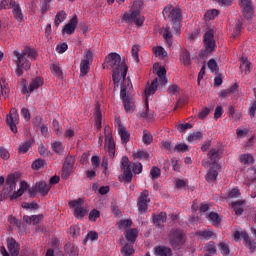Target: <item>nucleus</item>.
Masks as SVG:
<instances>
[{
    "label": "nucleus",
    "instance_id": "f257e3e1",
    "mask_svg": "<svg viewBox=\"0 0 256 256\" xmlns=\"http://www.w3.org/2000/svg\"><path fill=\"white\" fill-rule=\"evenodd\" d=\"M106 63L109 67L113 68V81L114 86L119 87V83H122L120 89V99L123 101L124 109L126 113H133L135 111V103L127 95V89L131 87V80L127 79L128 67L125 62L121 61V55L117 53H111L106 57Z\"/></svg>",
    "mask_w": 256,
    "mask_h": 256
},
{
    "label": "nucleus",
    "instance_id": "f03ea898",
    "mask_svg": "<svg viewBox=\"0 0 256 256\" xmlns=\"http://www.w3.org/2000/svg\"><path fill=\"white\" fill-rule=\"evenodd\" d=\"M6 185L1 194H0V201L3 199H10V201H15V199H19L29 189V184L25 181L20 182L19 189H17V178H15L14 174L8 175L6 179Z\"/></svg>",
    "mask_w": 256,
    "mask_h": 256
},
{
    "label": "nucleus",
    "instance_id": "7ed1b4c3",
    "mask_svg": "<svg viewBox=\"0 0 256 256\" xmlns=\"http://www.w3.org/2000/svg\"><path fill=\"white\" fill-rule=\"evenodd\" d=\"M16 70L15 73L18 77L23 75V70L29 71L31 69L30 59H36L37 52L35 49L26 47L22 52L14 51Z\"/></svg>",
    "mask_w": 256,
    "mask_h": 256
},
{
    "label": "nucleus",
    "instance_id": "20e7f679",
    "mask_svg": "<svg viewBox=\"0 0 256 256\" xmlns=\"http://www.w3.org/2000/svg\"><path fill=\"white\" fill-rule=\"evenodd\" d=\"M121 170L123 171V181H125V183H131L133 173H135V175L142 173L143 165L141 163H132L127 156H123L121 160Z\"/></svg>",
    "mask_w": 256,
    "mask_h": 256
},
{
    "label": "nucleus",
    "instance_id": "39448f33",
    "mask_svg": "<svg viewBox=\"0 0 256 256\" xmlns=\"http://www.w3.org/2000/svg\"><path fill=\"white\" fill-rule=\"evenodd\" d=\"M141 7H143V1L135 0L131 10L124 14L123 21L128 24L134 23L135 25H143L145 17L141 16Z\"/></svg>",
    "mask_w": 256,
    "mask_h": 256
},
{
    "label": "nucleus",
    "instance_id": "423d86ee",
    "mask_svg": "<svg viewBox=\"0 0 256 256\" xmlns=\"http://www.w3.org/2000/svg\"><path fill=\"white\" fill-rule=\"evenodd\" d=\"M162 13L164 17L168 15V19H170L176 35H179L181 33V10L179 8H173V6H166Z\"/></svg>",
    "mask_w": 256,
    "mask_h": 256
},
{
    "label": "nucleus",
    "instance_id": "0eeeda50",
    "mask_svg": "<svg viewBox=\"0 0 256 256\" xmlns=\"http://www.w3.org/2000/svg\"><path fill=\"white\" fill-rule=\"evenodd\" d=\"M204 50L200 52L201 59L209 57V53L215 51L217 44L215 43V33L213 30H209L204 35Z\"/></svg>",
    "mask_w": 256,
    "mask_h": 256
},
{
    "label": "nucleus",
    "instance_id": "6e6552de",
    "mask_svg": "<svg viewBox=\"0 0 256 256\" xmlns=\"http://www.w3.org/2000/svg\"><path fill=\"white\" fill-rule=\"evenodd\" d=\"M104 135H105V150L108 152V155L111 159L115 157V140H113V134L111 132V128L106 126L104 128Z\"/></svg>",
    "mask_w": 256,
    "mask_h": 256
},
{
    "label": "nucleus",
    "instance_id": "1a4fd4ad",
    "mask_svg": "<svg viewBox=\"0 0 256 256\" xmlns=\"http://www.w3.org/2000/svg\"><path fill=\"white\" fill-rule=\"evenodd\" d=\"M28 191L30 197H35L37 193L40 195H49V191H51V185L47 184L45 181L37 182L32 188L26 190Z\"/></svg>",
    "mask_w": 256,
    "mask_h": 256
},
{
    "label": "nucleus",
    "instance_id": "9d476101",
    "mask_svg": "<svg viewBox=\"0 0 256 256\" xmlns=\"http://www.w3.org/2000/svg\"><path fill=\"white\" fill-rule=\"evenodd\" d=\"M169 239L170 245L176 250L182 249L186 241L185 234H183L180 230L172 231L169 235Z\"/></svg>",
    "mask_w": 256,
    "mask_h": 256
},
{
    "label": "nucleus",
    "instance_id": "9b49d317",
    "mask_svg": "<svg viewBox=\"0 0 256 256\" xmlns=\"http://www.w3.org/2000/svg\"><path fill=\"white\" fill-rule=\"evenodd\" d=\"M83 199L72 200L69 202V207L73 209L76 219H83L87 215V208L83 207Z\"/></svg>",
    "mask_w": 256,
    "mask_h": 256
},
{
    "label": "nucleus",
    "instance_id": "f8f14e48",
    "mask_svg": "<svg viewBox=\"0 0 256 256\" xmlns=\"http://www.w3.org/2000/svg\"><path fill=\"white\" fill-rule=\"evenodd\" d=\"M157 81V79L153 80L151 85L145 90L146 107L145 112L142 113V117H144V119H151V116L149 115V97H151V95H155V91H157Z\"/></svg>",
    "mask_w": 256,
    "mask_h": 256
},
{
    "label": "nucleus",
    "instance_id": "ddd939ff",
    "mask_svg": "<svg viewBox=\"0 0 256 256\" xmlns=\"http://www.w3.org/2000/svg\"><path fill=\"white\" fill-rule=\"evenodd\" d=\"M93 62V51L86 50L84 52V58L80 63V75L83 77L89 73L90 65Z\"/></svg>",
    "mask_w": 256,
    "mask_h": 256
},
{
    "label": "nucleus",
    "instance_id": "4468645a",
    "mask_svg": "<svg viewBox=\"0 0 256 256\" xmlns=\"http://www.w3.org/2000/svg\"><path fill=\"white\" fill-rule=\"evenodd\" d=\"M6 123L12 133H17V125H19V114L17 113V109L12 108L10 113L6 116Z\"/></svg>",
    "mask_w": 256,
    "mask_h": 256
},
{
    "label": "nucleus",
    "instance_id": "2eb2a0df",
    "mask_svg": "<svg viewBox=\"0 0 256 256\" xmlns=\"http://www.w3.org/2000/svg\"><path fill=\"white\" fill-rule=\"evenodd\" d=\"M150 201L151 200L149 199V191H143L138 198V210L140 211V213H147V207Z\"/></svg>",
    "mask_w": 256,
    "mask_h": 256
},
{
    "label": "nucleus",
    "instance_id": "dca6fc26",
    "mask_svg": "<svg viewBox=\"0 0 256 256\" xmlns=\"http://www.w3.org/2000/svg\"><path fill=\"white\" fill-rule=\"evenodd\" d=\"M154 71L156 75H158L156 78L157 83H160V85H167V70H165V67L154 65Z\"/></svg>",
    "mask_w": 256,
    "mask_h": 256
},
{
    "label": "nucleus",
    "instance_id": "f3484780",
    "mask_svg": "<svg viewBox=\"0 0 256 256\" xmlns=\"http://www.w3.org/2000/svg\"><path fill=\"white\" fill-rule=\"evenodd\" d=\"M77 23H78L77 15H74L72 19L69 21V23H67L64 26L62 33L64 35H73V33H75V29H77Z\"/></svg>",
    "mask_w": 256,
    "mask_h": 256
},
{
    "label": "nucleus",
    "instance_id": "a211bd4d",
    "mask_svg": "<svg viewBox=\"0 0 256 256\" xmlns=\"http://www.w3.org/2000/svg\"><path fill=\"white\" fill-rule=\"evenodd\" d=\"M117 130L122 143H129V139H131V134L129 133L127 128H125V126H123V124H121V122L119 121L117 122Z\"/></svg>",
    "mask_w": 256,
    "mask_h": 256
},
{
    "label": "nucleus",
    "instance_id": "6ab92c4d",
    "mask_svg": "<svg viewBox=\"0 0 256 256\" xmlns=\"http://www.w3.org/2000/svg\"><path fill=\"white\" fill-rule=\"evenodd\" d=\"M173 33H175L177 35V32L175 31V29L172 26H166L164 28V30L162 31V35H163V39L166 41V43L169 45V47H171L173 45Z\"/></svg>",
    "mask_w": 256,
    "mask_h": 256
},
{
    "label": "nucleus",
    "instance_id": "aec40b11",
    "mask_svg": "<svg viewBox=\"0 0 256 256\" xmlns=\"http://www.w3.org/2000/svg\"><path fill=\"white\" fill-rule=\"evenodd\" d=\"M7 248L11 256H19V244L15 239H7Z\"/></svg>",
    "mask_w": 256,
    "mask_h": 256
},
{
    "label": "nucleus",
    "instance_id": "412c9836",
    "mask_svg": "<svg viewBox=\"0 0 256 256\" xmlns=\"http://www.w3.org/2000/svg\"><path fill=\"white\" fill-rule=\"evenodd\" d=\"M43 86V78L41 77H36L32 79L30 83V87L27 88V86L24 87L25 91L28 93H33L36 89H39V87Z\"/></svg>",
    "mask_w": 256,
    "mask_h": 256
},
{
    "label": "nucleus",
    "instance_id": "4be33fe9",
    "mask_svg": "<svg viewBox=\"0 0 256 256\" xmlns=\"http://www.w3.org/2000/svg\"><path fill=\"white\" fill-rule=\"evenodd\" d=\"M11 9H12V14L14 15V19H16V21L21 23V21H23V12L21 10V6L19 5V3L14 1V3L11 6Z\"/></svg>",
    "mask_w": 256,
    "mask_h": 256
},
{
    "label": "nucleus",
    "instance_id": "5701e85b",
    "mask_svg": "<svg viewBox=\"0 0 256 256\" xmlns=\"http://www.w3.org/2000/svg\"><path fill=\"white\" fill-rule=\"evenodd\" d=\"M240 3L241 7H243V15L249 19L251 17V11H253L251 0H240Z\"/></svg>",
    "mask_w": 256,
    "mask_h": 256
},
{
    "label": "nucleus",
    "instance_id": "b1692460",
    "mask_svg": "<svg viewBox=\"0 0 256 256\" xmlns=\"http://www.w3.org/2000/svg\"><path fill=\"white\" fill-rule=\"evenodd\" d=\"M138 235L139 230L137 229H128L124 232L125 239L129 243H135V240L137 239Z\"/></svg>",
    "mask_w": 256,
    "mask_h": 256
},
{
    "label": "nucleus",
    "instance_id": "393cba45",
    "mask_svg": "<svg viewBox=\"0 0 256 256\" xmlns=\"http://www.w3.org/2000/svg\"><path fill=\"white\" fill-rule=\"evenodd\" d=\"M154 255L156 256H173V251L167 246H158L155 248Z\"/></svg>",
    "mask_w": 256,
    "mask_h": 256
},
{
    "label": "nucleus",
    "instance_id": "a878e982",
    "mask_svg": "<svg viewBox=\"0 0 256 256\" xmlns=\"http://www.w3.org/2000/svg\"><path fill=\"white\" fill-rule=\"evenodd\" d=\"M23 219L28 225H38L43 220V215L24 216Z\"/></svg>",
    "mask_w": 256,
    "mask_h": 256
},
{
    "label": "nucleus",
    "instance_id": "bb28decb",
    "mask_svg": "<svg viewBox=\"0 0 256 256\" xmlns=\"http://www.w3.org/2000/svg\"><path fill=\"white\" fill-rule=\"evenodd\" d=\"M218 176H219V172L217 171V168L212 167L208 170L206 174V181L208 183H215L217 181Z\"/></svg>",
    "mask_w": 256,
    "mask_h": 256
},
{
    "label": "nucleus",
    "instance_id": "cd10ccee",
    "mask_svg": "<svg viewBox=\"0 0 256 256\" xmlns=\"http://www.w3.org/2000/svg\"><path fill=\"white\" fill-rule=\"evenodd\" d=\"M155 57H158V59H167L168 53L165 51V48L162 46H155L152 49Z\"/></svg>",
    "mask_w": 256,
    "mask_h": 256
},
{
    "label": "nucleus",
    "instance_id": "c85d7f7f",
    "mask_svg": "<svg viewBox=\"0 0 256 256\" xmlns=\"http://www.w3.org/2000/svg\"><path fill=\"white\" fill-rule=\"evenodd\" d=\"M71 171H73V163H69L68 160H66L62 169V179H69Z\"/></svg>",
    "mask_w": 256,
    "mask_h": 256
},
{
    "label": "nucleus",
    "instance_id": "c756f323",
    "mask_svg": "<svg viewBox=\"0 0 256 256\" xmlns=\"http://www.w3.org/2000/svg\"><path fill=\"white\" fill-rule=\"evenodd\" d=\"M242 239H244V243L248 247V249L255 251L256 242L255 240H251V238H249V234H247V232H242Z\"/></svg>",
    "mask_w": 256,
    "mask_h": 256
},
{
    "label": "nucleus",
    "instance_id": "7c9ffc66",
    "mask_svg": "<svg viewBox=\"0 0 256 256\" xmlns=\"http://www.w3.org/2000/svg\"><path fill=\"white\" fill-rule=\"evenodd\" d=\"M167 221V213L161 212L157 216H154L153 223L156 225V227H161L163 223Z\"/></svg>",
    "mask_w": 256,
    "mask_h": 256
},
{
    "label": "nucleus",
    "instance_id": "2f4dec72",
    "mask_svg": "<svg viewBox=\"0 0 256 256\" xmlns=\"http://www.w3.org/2000/svg\"><path fill=\"white\" fill-rule=\"evenodd\" d=\"M240 61V71H242V73H245V75L249 74L251 72V63H249V60H247L246 57H242Z\"/></svg>",
    "mask_w": 256,
    "mask_h": 256
},
{
    "label": "nucleus",
    "instance_id": "473e14b6",
    "mask_svg": "<svg viewBox=\"0 0 256 256\" xmlns=\"http://www.w3.org/2000/svg\"><path fill=\"white\" fill-rule=\"evenodd\" d=\"M246 177L248 180H246L244 183L245 185H251V183H255L256 181V169L250 168L247 170Z\"/></svg>",
    "mask_w": 256,
    "mask_h": 256
},
{
    "label": "nucleus",
    "instance_id": "72a5a7b5",
    "mask_svg": "<svg viewBox=\"0 0 256 256\" xmlns=\"http://www.w3.org/2000/svg\"><path fill=\"white\" fill-rule=\"evenodd\" d=\"M200 239H204L205 241H209V239H213L215 237V233L211 230H203L196 233Z\"/></svg>",
    "mask_w": 256,
    "mask_h": 256
},
{
    "label": "nucleus",
    "instance_id": "f704fd0d",
    "mask_svg": "<svg viewBox=\"0 0 256 256\" xmlns=\"http://www.w3.org/2000/svg\"><path fill=\"white\" fill-rule=\"evenodd\" d=\"M65 253L70 256H79V248L71 243H68L65 246Z\"/></svg>",
    "mask_w": 256,
    "mask_h": 256
},
{
    "label": "nucleus",
    "instance_id": "c9c22d12",
    "mask_svg": "<svg viewBox=\"0 0 256 256\" xmlns=\"http://www.w3.org/2000/svg\"><path fill=\"white\" fill-rule=\"evenodd\" d=\"M101 111L99 110V105L96 106V111L94 113V121H95V128L98 131H101V119H102Z\"/></svg>",
    "mask_w": 256,
    "mask_h": 256
},
{
    "label": "nucleus",
    "instance_id": "e433bc0d",
    "mask_svg": "<svg viewBox=\"0 0 256 256\" xmlns=\"http://www.w3.org/2000/svg\"><path fill=\"white\" fill-rule=\"evenodd\" d=\"M243 207H245V201L232 202V209H234L236 215H241L243 213Z\"/></svg>",
    "mask_w": 256,
    "mask_h": 256
},
{
    "label": "nucleus",
    "instance_id": "4c0bfd02",
    "mask_svg": "<svg viewBox=\"0 0 256 256\" xmlns=\"http://www.w3.org/2000/svg\"><path fill=\"white\" fill-rule=\"evenodd\" d=\"M52 151L55 153H58V155H61L65 151V145H63V142L61 141H55L51 144Z\"/></svg>",
    "mask_w": 256,
    "mask_h": 256
},
{
    "label": "nucleus",
    "instance_id": "58836bf2",
    "mask_svg": "<svg viewBox=\"0 0 256 256\" xmlns=\"http://www.w3.org/2000/svg\"><path fill=\"white\" fill-rule=\"evenodd\" d=\"M65 19H67V13L65 11H59L56 16H55V26L59 27V25H61V23H63V21H65Z\"/></svg>",
    "mask_w": 256,
    "mask_h": 256
},
{
    "label": "nucleus",
    "instance_id": "ea45409f",
    "mask_svg": "<svg viewBox=\"0 0 256 256\" xmlns=\"http://www.w3.org/2000/svg\"><path fill=\"white\" fill-rule=\"evenodd\" d=\"M50 70L52 75H54V77H58L59 79H61V77H63V71H61V66H59V64L54 63L50 66Z\"/></svg>",
    "mask_w": 256,
    "mask_h": 256
},
{
    "label": "nucleus",
    "instance_id": "a19ab883",
    "mask_svg": "<svg viewBox=\"0 0 256 256\" xmlns=\"http://www.w3.org/2000/svg\"><path fill=\"white\" fill-rule=\"evenodd\" d=\"M33 141H34L33 139H30L26 142H23L18 148L19 153H22V154L27 153V151L31 149V146L33 145Z\"/></svg>",
    "mask_w": 256,
    "mask_h": 256
},
{
    "label": "nucleus",
    "instance_id": "79ce46f5",
    "mask_svg": "<svg viewBox=\"0 0 256 256\" xmlns=\"http://www.w3.org/2000/svg\"><path fill=\"white\" fill-rule=\"evenodd\" d=\"M255 159L253 158V155L251 154H242L240 155V163H243V165H251V163H254Z\"/></svg>",
    "mask_w": 256,
    "mask_h": 256
},
{
    "label": "nucleus",
    "instance_id": "37998d69",
    "mask_svg": "<svg viewBox=\"0 0 256 256\" xmlns=\"http://www.w3.org/2000/svg\"><path fill=\"white\" fill-rule=\"evenodd\" d=\"M208 221H210V223H212V225H219V223H221V218L219 217V214L216 212H211L208 215Z\"/></svg>",
    "mask_w": 256,
    "mask_h": 256
},
{
    "label": "nucleus",
    "instance_id": "c03bdc74",
    "mask_svg": "<svg viewBox=\"0 0 256 256\" xmlns=\"http://www.w3.org/2000/svg\"><path fill=\"white\" fill-rule=\"evenodd\" d=\"M133 225V220L131 219H122L118 222V229L123 231V229H127L128 227H131Z\"/></svg>",
    "mask_w": 256,
    "mask_h": 256
},
{
    "label": "nucleus",
    "instance_id": "a18cd8bd",
    "mask_svg": "<svg viewBox=\"0 0 256 256\" xmlns=\"http://www.w3.org/2000/svg\"><path fill=\"white\" fill-rule=\"evenodd\" d=\"M219 15V10L217 9H212V10H208L204 17L206 19V21H213V19H215V17H217Z\"/></svg>",
    "mask_w": 256,
    "mask_h": 256
},
{
    "label": "nucleus",
    "instance_id": "49530a36",
    "mask_svg": "<svg viewBox=\"0 0 256 256\" xmlns=\"http://www.w3.org/2000/svg\"><path fill=\"white\" fill-rule=\"evenodd\" d=\"M180 61H182L184 65H191V55L187 50L182 51Z\"/></svg>",
    "mask_w": 256,
    "mask_h": 256
},
{
    "label": "nucleus",
    "instance_id": "de8ad7c7",
    "mask_svg": "<svg viewBox=\"0 0 256 256\" xmlns=\"http://www.w3.org/2000/svg\"><path fill=\"white\" fill-rule=\"evenodd\" d=\"M121 253L123 256H131L133 253H135V249H133L132 245L126 244L122 247Z\"/></svg>",
    "mask_w": 256,
    "mask_h": 256
},
{
    "label": "nucleus",
    "instance_id": "09e8293b",
    "mask_svg": "<svg viewBox=\"0 0 256 256\" xmlns=\"http://www.w3.org/2000/svg\"><path fill=\"white\" fill-rule=\"evenodd\" d=\"M97 239H99V234L95 231H90L84 239V245H87V241H97Z\"/></svg>",
    "mask_w": 256,
    "mask_h": 256
},
{
    "label": "nucleus",
    "instance_id": "8fccbe9b",
    "mask_svg": "<svg viewBox=\"0 0 256 256\" xmlns=\"http://www.w3.org/2000/svg\"><path fill=\"white\" fill-rule=\"evenodd\" d=\"M202 137L201 132H194L190 134L187 138L188 143H197Z\"/></svg>",
    "mask_w": 256,
    "mask_h": 256
},
{
    "label": "nucleus",
    "instance_id": "3c124183",
    "mask_svg": "<svg viewBox=\"0 0 256 256\" xmlns=\"http://www.w3.org/2000/svg\"><path fill=\"white\" fill-rule=\"evenodd\" d=\"M142 141L144 145H151L153 143V136L148 131H144Z\"/></svg>",
    "mask_w": 256,
    "mask_h": 256
},
{
    "label": "nucleus",
    "instance_id": "603ef678",
    "mask_svg": "<svg viewBox=\"0 0 256 256\" xmlns=\"http://www.w3.org/2000/svg\"><path fill=\"white\" fill-rule=\"evenodd\" d=\"M45 167V160L37 159L32 163V169L35 171H39V169H43Z\"/></svg>",
    "mask_w": 256,
    "mask_h": 256
},
{
    "label": "nucleus",
    "instance_id": "864d4df0",
    "mask_svg": "<svg viewBox=\"0 0 256 256\" xmlns=\"http://www.w3.org/2000/svg\"><path fill=\"white\" fill-rule=\"evenodd\" d=\"M9 93V87L7 86V82L5 79L0 80V97L2 95H7Z\"/></svg>",
    "mask_w": 256,
    "mask_h": 256
},
{
    "label": "nucleus",
    "instance_id": "5fc2aeb1",
    "mask_svg": "<svg viewBox=\"0 0 256 256\" xmlns=\"http://www.w3.org/2000/svg\"><path fill=\"white\" fill-rule=\"evenodd\" d=\"M209 157H210L211 163L215 165V163H217V160L219 159V150L217 149L210 150Z\"/></svg>",
    "mask_w": 256,
    "mask_h": 256
},
{
    "label": "nucleus",
    "instance_id": "6e6d98bb",
    "mask_svg": "<svg viewBox=\"0 0 256 256\" xmlns=\"http://www.w3.org/2000/svg\"><path fill=\"white\" fill-rule=\"evenodd\" d=\"M149 153L147 151H138L133 154L134 159H149Z\"/></svg>",
    "mask_w": 256,
    "mask_h": 256
},
{
    "label": "nucleus",
    "instance_id": "4d7b16f0",
    "mask_svg": "<svg viewBox=\"0 0 256 256\" xmlns=\"http://www.w3.org/2000/svg\"><path fill=\"white\" fill-rule=\"evenodd\" d=\"M174 151L177 153H187V151H189V146L185 143L178 144L174 147Z\"/></svg>",
    "mask_w": 256,
    "mask_h": 256
},
{
    "label": "nucleus",
    "instance_id": "13d9d810",
    "mask_svg": "<svg viewBox=\"0 0 256 256\" xmlns=\"http://www.w3.org/2000/svg\"><path fill=\"white\" fill-rule=\"evenodd\" d=\"M99 217H101V212H99V210L97 209H93L92 211H90L89 213V221H97V219H99Z\"/></svg>",
    "mask_w": 256,
    "mask_h": 256
},
{
    "label": "nucleus",
    "instance_id": "bf43d9fd",
    "mask_svg": "<svg viewBox=\"0 0 256 256\" xmlns=\"http://www.w3.org/2000/svg\"><path fill=\"white\" fill-rule=\"evenodd\" d=\"M208 69H210L212 73H215L219 70V66H217V61H215V59H210L208 61Z\"/></svg>",
    "mask_w": 256,
    "mask_h": 256
},
{
    "label": "nucleus",
    "instance_id": "052dcab7",
    "mask_svg": "<svg viewBox=\"0 0 256 256\" xmlns=\"http://www.w3.org/2000/svg\"><path fill=\"white\" fill-rule=\"evenodd\" d=\"M131 53L134 61H136V63H139V45H133Z\"/></svg>",
    "mask_w": 256,
    "mask_h": 256
},
{
    "label": "nucleus",
    "instance_id": "680f3d73",
    "mask_svg": "<svg viewBox=\"0 0 256 256\" xmlns=\"http://www.w3.org/2000/svg\"><path fill=\"white\" fill-rule=\"evenodd\" d=\"M150 177L151 179H159V177H161V169L157 167H152L150 171Z\"/></svg>",
    "mask_w": 256,
    "mask_h": 256
},
{
    "label": "nucleus",
    "instance_id": "e2e57ef3",
    "mask_svg": "<svg viewBox=\"0 0 256 256\" xmlns=\"http://www.w3.org/2000/svg\"><path fill=\"white\" fill-rule=\"evenodd\" d=\"M14 2L15 1H13V0H2L0 2V10L1 9H11V7L13 6Z\"/></svg>",
    "mask_w": 256,
    "mask_h": 256
},
{
    "label": "nucleus",
    "instance_id": "0e129e2a",
    "mask_svg": "<svg viewBox=\"0 0 256 256\" xmlns=\"http://www.w3.org/2000/svg\"><path fill=\"white\" fill-rule=\"evenodd\" d=\"M0 157L1 159H4V161H7L11 157V154H9V150L5 148H0Z\"/></svg>",
    "mask_w": 256,
    "mask_h": 256
},
{
    "label": "nucleus",
    "instance_id": "69168bd1",
    "mask_svg": "<svg viewBox=\"0 0 256 256\" xmlns=\"http://www.w3.org/2000/svg\"><path fill=\"white\" fill-rule=\"evenodd\" d=\"M219 249H220L222 255H229V253H230L229 246L223 242L220 243Z\"/></svg>",
    "mask_w": 256,
    "mask_h": 256
},
{
    "label": "nucleus",
    "instance_id": "338daca9",
    "mask_svg": "<svg viewBox=\"0 0 256 256\" xmlns=\"http://www.w3.org/2000/svg\"><path fill=\"white\" fill-rule=\"evenodd\" d=\"M38 151L40 155H42V157H47L49 156V153H51V151H49L48 148L45 147L44 145H40Z\"/></svg>",
    "mask_w": 256,
    "mask_h": 256
},
{
    "label": "nucleus",
    "instance_id": "774afa93",
    "mask_svg": "<svg viewBox=\"0 0 256 256\" xmlns=\"http://www.w3.org/2000/svg\"><path fill=\"white\" fill-rule=\"evenodd\" d=\"M167 93H169V95H175L179 93V86H177L176 84L171 85L170 87H168Z\"/></svg>",
    "mask_w": 256,
    "mask_h": 256
}]
</instances>
